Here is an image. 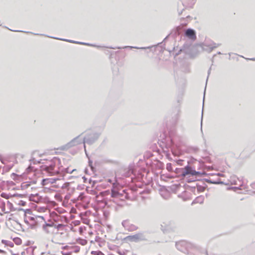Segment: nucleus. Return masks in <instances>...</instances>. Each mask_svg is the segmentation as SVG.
I'll use <instances>...</instances> for the list:
<instances>
[{
  "instance_id": "obj_1",
  "label": "nucleus",
  "mask_w": 255,
  "mask_h": 255,
  "mask_svg": "<svg viewBox=\"0 0 255 255\" xmlns=\"http://www.w3.org/2000/svg\"><path fill=\"white\" fill-rule=\"evenodd\" d=\"M176 246L177 248L182 252H188L191 246L189 243L183 241L178 242Z\"/></svg>"
},
{
  "instance_id": "obj_2",
  "label": "nucleus",
  "mask_w": 255,
  "mask_h": 255,
  "mask_svg": "<svg viewBox=\"0 0 255 255\" xmlns=\"http://www.w3.org/2000/svg\"><path fill=\"white\" fill-rule=\"evenodd\" d=\"M199 174V172L193 170L191 167L186 166L182 169L181 176L185 177L188 175H197Z\"/></svg>"
},
{
  "instance_id": "obj_3",
  "label": "nucleus",
  "mask_w": 255,
  "mask_h": 255,
  "mask_svg": "<svg viewBox=\"0 0 255 255\" xmlns=\"http://www.w3.org/2000/svg\"><path fill=\"white\" fill-rule=\"evenodd\" d=\"M185 35L187 37L192 40L196 39L195 32L193 29H188L185 32Z\"/></svg>"
},
{
  "instance_id": "obj_4",
  "label": "nucleus",
  "mask_w": 255,
  "mask_h": 255,
  "mask_svg": "<svg viewBox=\"0 0 255 255\" xmlns=\"http://www.w3.org/2000/svg\"><path fill=\"white\" fill-rule=\"evenodd\" d=\"M141 238V235L139 234H135L132 236H128L126 237V239L128 241H130V242H136L140 240Z\"/></svg>"
},
{
  "instance_id": "obj_5",
  "label": "nucleus",
  "mask_w": 255,
  "mask_h": 255,
  "mask_svg": "<svg viewBox=\"0 0 255 255\" xmlns=\"http://www.w3.org/2000/svg\"><path fill=\"white\" fill-rule=\"evenodd\" d=\"M44 229L45 230H48V228H53V226L50 224H46L44 227Z\"/></svg>"
},
{
  "instance_id": "obj_6",
  "label": "nucleus",
  "mask_w": 255,
  "mask_h": 255,
  "mask_svg": "<svg viewBox=\"0 0 255 255\" xmlns=\"http://www.w3.org/2000/svg\"><path fill=\"white\" fill-rule=\"evenodd\" d=\"M87 243V242L86 240H83L82 241V242L81 243V244L83 245H84L85 244H86Z\"/></svg>"
},
{
  "instance_id": "obj_7",
  "label": "nucleus",
  "mask_w": 255,
  "mask_h": 255,
  "mask_svg": "<svg viewBox=\"0 0 255 255\" xmlns=\"http://www.w3.org/2000/svg\"><path fill=\"white\" fill-rule=\"evenodd\" d=\"M97 255H103L101 252H99L98 253H97Z\"/></svg>"
}]
</instances>
